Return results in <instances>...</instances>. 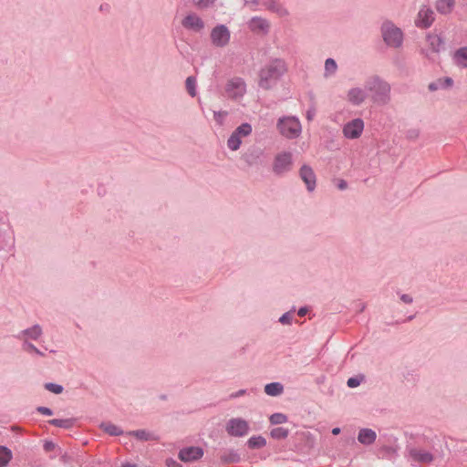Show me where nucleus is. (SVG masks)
<instances>
[{
    "label": "nucleus",
    "instance_id": "nucleus-1",
    "mask_svg": "<svg viewBox=\"0 0 467 467\" xmlns=\"http://www.w3.org/2000/svg\"><path fill=\"white\" fill-rule=\"evenodd\" d=\"M365 89L371 93L372 100L379 105H386L390 100V85L379 76H371L365 81Z\"/></svg>",
    "mask_w": 467,
    "mask_h": 467
},
{
    "label": "nucleus",
    "instance_id": "nucleus-2",
    "mask_svg": "<svg viewBox=\"0 0 467 467\" xmlns=\"http://www.w3.org/2000/svg\"><path fill=\"white\" fill-rule=\"evenodd\" d=\"M286 71L282 59H274L260 70L259 86L264 89L271 88Z\"/></svg>",
    "mask_w": 467,
    "mask_h": 467
},
{
    "label": "nucleus",
    "instance_id": "nucleus-3",
    "mask_svg": "<svg viewBox=\"0 0 467 467\" xmlns=\"http://www.w3.org/2000/svg\"><path fill=\"white\" fill-rule=\"evenodd\" d=\"M276 128L281 135L288 139H295L301 134V123L296 117H282L277 120Z\"/></svg>",
    "mask_w": 467,
    "mask_h": 467
},
{
    "label": "nucleus",
    "instance_id": "nucleus-4",
    "mask_svg": "<svg viewBox=\"0 0 467 467\" xmlns=\"http://www.w3.org/2000/svg\"><path fill=\"white\" fill-rule=\"evenodd\" d=\"M381 34L387 46L398 48L402 45L403 34L392 22L385 21L381 26Z\"/></svg>",
    "mask_w": 467,
    "mask_h": 467
},
{
    "label": "nucleus",
    "instance_id": "nucleus-5",
    "mask_svg": "<svg viewBox=\"0 0 467 467\" xmlns=\"http://www.w3.org/2000/svg\"><path fill=\"white\" fill-rule=\"evenodd\" d=\"M293 156L291 152L282 151L275 157L273 171L275 175L281 176L292 170Z\"/></svg>",
    "mask_w": 467,
    "mask_h": 467
},
{
    "label": "nucleus",
    "instance_id": "nucleus-6",
    "mask_svg": "<svg viewBox=\"0 0 467 467\" xmlns=\"http://www.w3.org/2000/svg\"><path fill=\"white\" fill-rule=\"evenodd\" d=\"M210 38L214 47H224L230 42L231 33L226 26L217 25L212 29Z\"/></svg>",
    "mask_w": 467,
    "mask_h": 467
},
{
    "label": "nucleus",
    "instance_id": "nucleus-7",
    "mask_svg": "<svg viewBox=\"0 0 467 467\" xmlns=\"http://www.w3.org/2000/svg\"><path fill=\"white\" fill-rule=\"evenodd\" d=\"M226 431L233 437H244L249 432L248 422L242 418H233L226 423Z\"/></svg>",
    "mask_w": 467,
    "mask_h": 467
},
{
    "label": "nucleus",
    "instance_id": "nucleus-8",
    "mask_svg": "<svg viewBox=\"0 0 467 467\" xmlns=\"http://www.w3.org/2000/svg\"><path fill=\"white\" fill-rule=\"evenodd\" d=\"M225 92L230 99H237L242 98L246 92L244 80L241 78H231L225 86Z\"/></svg>",
    "mask_w": 467,
    "mask_h": 467
},
{
    "label": "nucleus",
    "instance_id": "nucleus-9",
    "mask_svg": "<svg viewBox=\"0 0 467 467\" xmlns=\"http://www.w3.org/2000/svg\"><path fill=\"white\" fill-rule=\"evenodd\" d=\"M364 130V121L358 118L346 123L343 127V134L348 139H358Z\"/></svg>",
    "mask_w": 467,
    "mask_h": 467
},
{
    "label": "nucleus",
    "instance_id": "nucleus-10",
    "mask_svg": "<svg viewBox=\"0 0 467 467\" xmlns=\"http://www.w3.org/2000/svg\"><path fill=\"white\" fill-rule=\"evenodd\" d=\"M182 26L195 33H201L205 26L204 21L195 13L188 14L182 20Z\"/></svg>",
    "mask_w": 467,
    "mask_h": 467
},
{
    "label": "nucleus",
    "instance_id": "nucleus-11",
    "mask_svg": "<svg viewBox=\"0 0 467 467\" xmlns=\"http://www.w3.org/2000/svg\"><path fill=\"white\" fill-rule=\"evenodd\" d=\"M203 456V450L201 447H186L180 450L178 457L182 462H190L201 459Z\"/></svg>",
    "mask_w": 467,
    "mask_h": 467
},
{
    "label": "nucleus",
    "instance_id": "nucleus-12",
    "mask_svg": "<svg viewBox=\"0 0 467 467\" xmlns=\"http://www.w3.org/2000/svg\"><path fill=\"white\" fill-rule=\"evenodd\" d=\"M299 176L301 180L306 183L308 192H313L316 188V174L313 169L305 164L299 170Z\"/></svg>",
    "mask_w": 467,
    "mask_h": 467
},
{
    "label": "nucleus",
    "instance_id": "nucleus-13",
    "mask_svg": "<svg viewBox=\"0 0 467 467\" xmlns=\"http://www.w3.org/2000/svg\"><path fill=\"white\" fill-rule=\"evenodd\" d=\"M434 21V12L428 7H422L418 13L416 25L421 28H428Z\"/></svg>",
    "mask_w": 467,
    "mask_h": 467
},
{
    "label": "nucleus",
    "instance_id": "nucleus-14",
    "mask_svg": "<svg viewBox=\"0 0 467 467\" xmlns=\"http://www.w3.org/2000/svg\"><path fill=\"white\" fill-rule=\"evenodd\" d=\"M347 98L351 104L358 106L367 99V90L360 88H352L348 90Z\"/></svg>",
    "mask_w": 467,
    "mask_h": 467
},
{
    "label": "nucleus",
    "instance_id": "nucleus-15",
    "mask_svg": "<svg viewBox=\"0 0 467 467\" xmlns=\"http://www.w3.org/2000/svg\"><path fill=\"white\" fill-rule=\"evenodd\" d=\"M42 328L39 325H34L33 327L20 331L16 337L19 340H25V338L36 340L42 335Z\"/></svg>",
    "mask_w": 467,
    "mask_h": 467
},
{
    "label": "nucleus",
    "instance_id": "nucleus-16",
    "mask_svg": "<svg viewBox=\"0 0 467 467\" xmlns=\"http://www.w3.org/2000/svg\"><path fill=\"white\" fill-rule=\"evenodd\" d=\"M249 28L257 34H265L268 32L270 25L266 19L262 17H253L248 23Z\"/></svg>",
    "mask_w": 467,
    "mask_h": 467
},
{
    "label": "nucleus",
    "instance_id": "nucleus-17",
    "mask_svg": "<svg viewBox=\"0 0 467 467\" xmlns=\"http://www.w3.org/2000/svg\"><path fill=\"white\" fill-rule=\"evenodd\" d=\"M377 438L376 432L371 429H361L358 435V441L364 445L372 444Z\"/></svg>",
    "mask_w": 467,
    "mask_h": 467
},
{
    "label": "nucleus",
    "instance_id": "nucleus-18",
    "mask_svg": "<svg viewBox=\"0 0 467 467\" xmlns=\"http://www.w3.org/2000/svg\"><path fill=\"white\" fill-rule=\"evenodd\" d=\"M410 456L413 461L419 462L429 463L433 461V455L431 452L417 449H411L410 451Z\"/></svg>",
    "mask_w": 467,
    "mask_h": 467
},
{
    "label": "nucleus",
    "instance_id": "nucleus-19",
    "mask_svg": "<svg viewBox=\"0 0 467 467\" xmlns=\"http://www.w3.org/2000/svg\"><path fill=\"white\" fill-rule=\"evenodd\" d=\"M263 154L262 150L257 148L249 149L244 155L243 159L244 161L249 165H254L256 163L257 160L261 157Z\"/></svg>",
    "mask_w": 467,
    "mask_h": 467
},
{
    "label": "nucleus",
    "instance_id": "nucleus-20",
    "mask_svg": "<svg viewBox=\"0 0 467 467\" xmlns=\"http://www.w3.org/2000/svg\"><path fill=\"white\" fill-rule=\"evenodd\" d=\"M453 84V80L451 78H439L429 84L428 88L430 91H436L440 88H451Z\"/></svg>",
    "mask_w": 467,
    "mask_h": 467
},
{
    "label": "nucleus",
    "instance_id": "nucleus-21",
    "mask_svg": "<svg viewBox=\"0 0 467 467\" xmlns=\"http://www.w3.org/2000/svg\"><path fill=\"white\" fill-rule=\"evenodd\" d=\"M265 392L268 396H279L284 392V386L280 382L268 383L265 386Z\"/></svg>",
    "mask_w": 467,
    "mask_h": 467
},
{
    "label": "nucleus",
    "instance_id": "nucleus-22",
    "mask_svg": "<svg viewBox=\"0 0 467 467\" xmlns=\"http://www.w3.org/2000/svg\"><path fill=\"white\" fill-rule=\"evenodd\" d=\"M220 458L223 463H235L241 461L240 454L233 449L225 451Z\"/></svg>",
    "mask_w": 467,
    "mask_h": 467
},
{
    "label": "nucleus",
    "instance_id": "nucleus-23",
    "mask_svg": "<svg viewBox=\"0 0 467 467\" xmlns=\"http://www.w3.org/2000/svg\"><path fill=\"white\" fill-rule=\"evenodd\" d=\"M455 4V0H437L436 9L441 14H449L451 12Z\"/></svg>",
    "mask_w": 467,
    "mask_h": 467
},
{
    "label": "nucleus",
    "instance_id": "nucleus-24",
    "mask_svg": "<svg viewBox=\"0 0 467 467\" xmlns=\"http://www.w3.org/2000/svg\"><path fill=\"white\" fill-rule=\"evenodd\" d=\"M427 41L431 49L433 52H440V50L443 47V41L441 36L438 35H429L427 37Z\"/></svg>",
    "mask_w": 467,
    "mask_h": 467
},
{
    "label": "nucleus",
    "instance_id": "nucleus-25",
    "mask_svg": "<svg viewBox=\"0 0 467 467\" xmlns=\"http://www.w3.org/2000/svg\"><path fill=\"white\" fill-rule=\"evenodd\" d=\"M130 435L134 436L140 441H155L157 440L156 436L145 430H136L130 432Z\"/></svg>",
    "mask_w": 467,
    "mask_h": 467
},
{
    "label": "nucleus",
    "instance_id": "nucleus-26",
    "mask_svg": "<svg viewBox=\"0 0 467 467\" xmlns=\"http://www.w3.org/2000/svg\"><path fill=\"white\" fill-rule=\"evenodd\" d=\"M48 423L50 425L67 430L73 427L75 419H53L49 420Z\"/></svg>",
    "mask_w": 467,
    "mask_h": 467
},
{
    "label": "nucleus",
    "instance_id": "nucleus-27",
    "mask_svg": "<svg viewBox=\"0 0 467 467\" xmlns=\"http://www.w3.org/2000/svg\"><path fill=\"white\" fill-rule=\"evenodd\" d=\"M266 445V440L259 435V436H253L247 441V446L250 449H261Z\"/></svg>",
    "mask_w": 467,
    "mask_h": 467
},
{
    "label": "nucleus",
    "instance_id": "nucleus-28",
    "mask_svg": "<svg viewBox=\"0 0 467 467\" xmlns=\"http://www.w3.org/2000/svg\"><path fill=\"white\" fill-rule=\"evenodd\" d=\"M454 60L457 65L467 67V47L458 49L454 54Z\"/></svg>",
    "mask_w": 467,
    "mask_h": 467
},
{
    "label": "nucleus",
    "instance_id": "nucleus-29",
    "mask_svg": "<svg viewBox=\"0 0 467 467\" xmlns=\"http://www.w3.org/2000/svg\"><path fill=\"white\" fill-rule=\"evenodd\" d=\"M196 86H197L196 78L193 76H189L185 80V88H186L188 94L192 98H194L197 95Z\"/></svg>",
    "mask_w": 467,
    "mask_h": 467
},
{
    "label": "nucleus",
    "instance_id": "nucleus-30",
    "mask_svg": "<svg viewBox=\"0 0 467 467\" xmlns=\"http://www.w3.org/2000/svg\"><path fill=\"white\" fill-rule=\"evenodd\" d=\"M252 125L244 122L238 126L233 132L238 135L240 138L248 137L252 134Z\"/></svg>",
    "mask_w": 467,
    "mask_h": 467
},
{
    "label": "nucleus",
    "instance_id": "nucleus-31",
    "mask_svg": "<svg viewBox=\"0 0 467 467\" xmlns=\"http://www.w3.org/2000/svg\"><path fill=\"white\" fill-rule=\"evenodd\" d=\"M100 428L111 436H119L123 433L119 427L112 423H102Z\"/></svg>",
    "mask_w": 467,
    "mask_h": 467
},
{
    "label": "nucleus",
    "instance_id": "nucleus-32",
    "mask_svg": "<svg viewBox=\"0 0 467 467\" xmlns=\"http://www.w3.org/2000/svg\"><path fill=\"white\" fill-rule=\"evenodd\" d=\"M241 144H242V138H240L235 133L232 132V134L230 135V137L227 140V147L231 150L235 151V150H239Z\"/></svg>",
    "mask_w": 467,
    "mask_h": 467
},
{
    "label": "nucleus",
    "instance_id": "nucleus-33",
    "mask_svg": "<svg viewBox=\"0 0 467 467\" xmlns=\"http://www.w3.org/2000/svg\"><path fill=\"white\" fill-rule=\"evenodd\" d=\"M289 434L288 429L283 427H276L271 430L270 435L275 440H283L287 438Z\"/></svg>",
    "mask_w": 467,
    "mask_h": 467
},
{
    "label": "nucleus",
    "instance_id": "nucleus-34",
    "mask_svg": "<svg viewBox=\"0 0 467 467\" xmlns=\"http://www.w3.org/2000/svg\"><path fill=\"white\" fill-rule=\"evenodd\" d=\"M12 459L11 451L0 446V467H5Z\"/></svg>",
    "mask_w": 467,
    "mask_h": 467
},
{
    "label": "nucleus",
    "instance_id": "nucleus-35",
    "mask_svg": "<svg viewBox=\"0 0 467 467\" xmlns=\"http://www.w3.org/2000/svg\"><path fill=\"white\" fill-rule=\"evenodd\" d=\"M337 65L333 58H327L325 61V77L327 78L336 73Z\"/></svg>",
    "mask_w": 467,
    "mask_h": 467
},
{
    "label": "nucleus",
    "instance_id": "nucleus-36",
    "mask_svg": "<svg viewBox=\"0 0 467 467\" xmlns=\"http://www.w3.org/2000/svg\"><path fill=\"white\" fill-rule=\"evenodd\" d=\"M270 423L273 425L282 424L287 421V416L283 413H274L269 418Z\"/></svg>",
    "mask_w": 467,
    "mask_h": 467
},
{
    "label": "nucleus",
    "instance_id": "nucleus-37",
    "mask_svg": "<svg viewBox=\"0 0 467 467\" xmlns=\"http://www.w3.org/2000/svg\"><path fill=\"white\" fill-rule=\"evenodd\" d=\"M45 389L50 392L55 393V394H60L63 392V389H64L62 385H59L57 383H52V382L46 383Z\"/></svg>",
    "mask_w": 467,
    "mask_h": 467
},
{
    "label": "nucleus",
    "instance_id": "nucleus-38",
    "mask_svg": "<svg viewBox=\"0 0 467 467\" xmlns=\"http://www.w3.org/2000/svg\"><path fill=\"white\" fill-rule=\"evenodd\" d=\"M214 0H193L194 5L199 9H206L213 5Z\"/></svg>",
    "mask_w": 467,
    "mask_h": 467
},
{
    "label": "nucleus",
    "instance_id": "nucleus-39",
    "mask_svg": "<svg viewBox=\"0 0 467 467\" xmlns=\"http://www.w3.org/2000/svg\"><path fill=\"white\" fill-rule=\"evenodd\" d=\"M362 379H363V376H361L360 378H358V377L349 378L347 381V385H348V387H349L351 389L357 388L358 386L360 385Z\"/></svg>",
    "mask_w": 467,
    "mask_h": 467
},
{
    "label": "nucleus",
    "instance_id": "nucleus-40",
    "mask_svg": "<svg viewBox=\"0 0 467 467\" xmlns=\"http://www.w3.org/2000/svg\"><path fill=\"white\" fill-rule=\"evenodd\" d=\"M228 115V112L227 111H214L213 112V117H214V119L215 121L219 124V125H223V119L224 118Z\"/></svg>",
    "mask_w": 467,
    "mask_h": 467
},
{
    "label": "nucleus",
    "instance_id": "nucleus-41",
    "mask_svg": "<svg viewBox=\"0 0 467 467\" xmlns=\"http://www.w3.org/2000/svg\"><path fill=\"white\" fill-rule=\"evenodd\" d=\"M22 341H23V344H22L23 350H25L26 352H34V353H35V351H37V348H36L26 338H25V340H22Z\"/></svg>",
    "mask_w": 467,
    "mask_h": 467
},
{
    "label": "nucleus",
    "instance_id": "nucleus-42",
    "mask_svg": "<svg viewBox=\"0 0 467 467\" xmlns=\"http://www.w3.org/2000/svg\"><path fill=\"white\" fill-rule=\"evenodd\" d=\"M291 321H292V316L289 312L283 314L279 318V322L284 325H289V324H291Z\"/></svg>",
    "mask_w": 467,
    "mask_h": 467
},
{
    "label": "nucleus",
    "instance_id": "nucleus-43",
    "mask_svg": "<svg viewBox=\"0 0 467 467\" xmlns=\"http://www.w3.org/2000/svg\"><path fill=\"white\" fill-rule=\"evenodd\" d=\"M36 410L39 413H41L43 415H47V416H51L53 414L52 410L47 407L39 406L36 408Z\"/></svg>",
    "mask_w": 467,
    "mask_h": 467
},
{
    "label": "nucleus",
    "instance_id": "nucleus-44",
    "mask_svg": "<svg viewBox=\"0 0 467 467\" xmlns=\"http://www.w3.org/2000/svg\"><path fill=\"white\" fill-rule=\"evenodd\" d=\"M165 462H166L167 467H182V465L181 463H179L177 461H175L172 458H168Z\"/></svg>",
    "mask_w": 467,
    "mask_h": 467
},
{
    "label": "nucleus",
    "instance_id": "nucleus-45",
    "mask_svg": "<svg viewBox=\"0 0 467 467\" xmlns=\"http://www.w3.org/2000/svg\"><path fill=\"white\" fill-rule=\"evenodd\" d=\"M316 115V108L312 106L309 108V109L306 111V119L311 121Z\"/></svg>",
    "mask_w": 467,
    "mask_h": 467
},
{
    "label": "nucleus",
    "instance_id": "nucleus-46",
    "mask_svg": "<svg viewBox=\"0 0 467 467\" xmlns=\"http://www.w3.org/2000/svg\"><path fill=\"white\" fill-rule=\"evenodd\" d=\"M419 130H410L408 132H407V137L410 140H415L419 137Z\"/></svg>",
    "mask_w": 467,
    "mask_h": 467
},
{
    "label": "nucleus",
    "instance_id": "nucleus-47",
    "mask_svg": "<svg viewBox=\"0 0 467 467\" xmlns=\"http://www.w3.org/2000/svg\"><path fill=\"white\" fill-rule=\"evenodd\" d=\"M400 300L405 304H411L413 302L412 296L408 294H402L400 296Z\"/></svg>",
    "mask_w": 467,
    "mask_h": 467
},
{
    "label": "nucleus",
    "instance_id": "nucleus-48",
    "mask_svg": "<svg viewBox=\"0 0 467 467\" xmlns=\"http://www.w3.org/2000/svg\"><path fill=\"white\" fill-rule=\"evenodd\" d=\"M245 393H246L245 389H240V390H238L236 392H234V393L230 394L229 398L230 399H236V398H238L240 396L244 395Z\"/></svg>",
    "mask_w": 467,
    "mask_h": 467
},
{
    "label": "nucleus",
    "instance_id": "nucleus-49",
    "mask_svg": "<svg viewBox=\"0 0 467 467\" xmlns=\"http://www.w3.org/2000/svg\"><path fill=\"white\" fill-rule=\"evenodd\" d=\"M337 186L339 190L343 191V190L347 189L348 183L345 180H339Z\"/></svg>",
    "mask_w": 467,
    "mask_h": 467
},
{
    "label": "nucleus",
    "instance_id": "nucleus-50",
    "mask_svg": "<svg viewBox=\"0 0 467 467\" xmlns=\"http://www.w3.org/2000/svg\"><path fill=\"white\" fill-rule=\"evenodd\" d=\"M55 448V444L52 441H46L44 444V449L47 451H50Z\"/></svg>",
    "mask_w": 467,
    "mask_h": 467
},
{
    "label": "nucleus",
    "instance_id": "nucleus-51",
    "mask_svg": "<svg viewBox=\"0 0 467 467\" xmlns=\"http://www.w3.org/2000/svg\"><path fill=\"white\" fill-rule=\"evenodd\" d=\"M307 311H308V309L306 307H305V306L304 307H300L298 312H297V314H298L299 317H304V316L306 315Z\"/></svg>",
    "mask_w": 467,
    "mask_h": 467
},
{
    "label": "nucleus",
    "instance_id": "nucleus-52",
    "mask_svg": "<svg viewBox=\"0 0 467 467\" xmlns=\"http://www.w3.org/2000/svg\"><path fill=\"white\" fill-rule=\"evenodd\" d=\"M340 431H341L340 428H338V427H336V428L332 429V434L333 435H338L340 433Z\"/></svg>",
    "mask_w": 467,
    "mask_h": 467
},
{
    "label": "nucleus",
    "instance_id": "nucleus-53",
    "mask_svg": "<svg viewBox=\"0 0 467 467\" xmlns=\"http://www.w3.org/2000/svg\"><path fill=\"white\" fill-rule=\"evenodd\" d=\"M366 308V305L364 303H359V311L362 312Z\"/></svg>",
    "mask_w": 467,
    "mask_h": 467
},
{
    "label": "nucleus",
    "instance_id": "nucleus-54",
    "mask_svg": "<svg viewBox=\"0 0 467 467\" xmlns=\"http://www.w3.org/2000/svg\"><path fill=\"white\" fill-rule=\"evenodd\" d=\"M121 467H138L136 464H132V463H125V464H122Z\"/></svg>",
    "mask_w": 467,
    "mask_h": 467
},
{
    "label": "nucleus",
    "instance_id": "nucleus-55",
    "mask_svg": "<svg viewBox=\"0 0 467 467\" xmlns=\"http://www.w3.org/2000/svg\"><path fill=\"white\" fill-rule=\"evenodd\" d=\"M35 353L38 356H41L43 357L44 356V353L42 351H40L38 348H37V351H35Z\"/></svg>",
    "mask_w": 467,
    "mask_h": 467
},
{
    "label": "nucleus",
    "instance_id": "nucleus-56",
    "mask_svg": "<svg viewBox=\"0 0 467 467\" xmlns=\"http://www.w3.org/2000/svg\"><path fill=\"white\" fill-rule=\"evenodd\" d=\"M413 318H414V316H410V317H408V320H412Z\"/></svg>",
    "mask_w": 467,
    "mask_h": 467
},
{
    "label": "nucleus",
    "instance_id": "nucleus-57",
    "mask_svg": "<svg viewBox=\"0 0 467 467\" xmlns=\"http://www.w3.org/2000/svg\"><path fill=\"white\" fill-rule=\"evenodd\" d=\"M161 398L162 400H165V399H166V396H165V395H162Z\"/></svg>",
    "mask_w": 467,
    "mask_h": 467
}]
</instances>
